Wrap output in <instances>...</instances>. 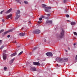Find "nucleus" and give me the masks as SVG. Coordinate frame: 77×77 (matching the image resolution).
Here are the masks:
<instances>
[{
  "label": "nucleus",
  "instance_id": "nucleus-40",
  "mask_svg": "<svg viewBox=\"0 0 77 77\" xmlns=\"http://www.w3.org/2000/svg\"><path fill=\"white\" fill-rule=\"evenodd\" d=\"M29 55H32V53L30 52L29 53Z\"/></svg>",
  "mask_w": 77,
  "mask_h": 77
},
{
  "label": "nucleus",
  "instance_id": "nucleus-22",
  "mask_svg": "<svg viewBox=\"0 0 77 77\" xmlns=\"http://www.w3.org/2000/svg\"><path fill=\"white\" fill-rule=\"evenodd\" d=\"M45 15H46L48 17H49L50 16V14H45Z\"/></svg>",
  "mask_w": 77,
  "mask_h": 77
},
{
  "label": "nucleus",
  "instance_id": "nucleus-6",
  "mask_svg": "<svg viewBox=\"0 0 77 77\" xmlns=\"http://www.w3.org/2000/svg\"><path fill=\"white\" fill-rule=\"evenodd\" d=\"M33 64L34 65H37L38 66L41 65V64L39 63V62H33Z\"/></svg>",
  "mask_w": 77,
  "mask_h": 77
},
{
  "label": "nucleus",
  "instance_id": "nucleus-47",
  "mask_svg": "<svg viewBox=\"0 0 77 77\" xmlns=\"http://www.w3.org/2000/svg\"><path fill=\"white\" fill-rule=\"evenodd\" d=\"M57 66H59V65H58V64H57Z\"/></svg>",
  "mask_w": 77,
  "mask_h": 77
},
{
  "label": "nucleus",
  "instance_id": "nucleus-13",
  "mask_svg": "<svg viewBox=\"0 0 77 77\" xmlns=\"http://www.w3.org/2000/svg\"><path fill=\"white\" fill-rule=\"evenodd\" d=\"M17 54V53L15 52L14 53L11 55V57H13V56H16Z\"/></svg>",
  "mask_w": 77,
  "mask_h": 77
},
{
  "label": "nucleus",
  "instance_id": "nucleus-17",
  "mask_svg": "<svg viewBox=\"0 0 77 77\" xmlns=\"http://www.w3.org/2000/svg\"><path fill=\"white\" fill-rule=\"evenodd\" d=\"M7 33H8V32H7V31L5 32L2 33V35H3V36H5V35L6 34H7Z\"/></svg>",
  "mask_w": 77,
  "mask_h": 77
},
{
  "label": "nucleus",
  "instance_id": "nucleus-8",
  "mask_svg": "<svg viewBox=\"0 0 77 77\" xmlns=\"http://www.w3.org/2000/svg\"><path fill=\"white\" fill-rule=\"evenodd\" d=\"M30 69L32 71H36V69L35 67H31Z\"/></svg>",
  "mask_w": 77,
  "mask_h": 77
},
{
  "label": "nucleus",
  "instance_id": "nucleus-23",
  "mask_svg": "<svg viewBox=\"0 0 77 77\" xmlns=\"http://www.w3.org/2000/svg\"><path fill=\"white\" fill-rule=\"evenodd\" d=\"M47 9H48L49 10V9H51V8L50 7H47Z\"/></svg>",
  "mask_w": 77,
  "mask_h": 77
},
{
  "label": "nucleus",
  "instance_id": "nucleus-14",
  "mask_svg": "<svg viewBox=\"0 0 77 77\" xmlns=\"http://www.w3.org/2000/svg\"><path fill=\"white\" fill-rule=\"evenodd\" d=\"M14 29H11L7 32V33H9V32H13V30H14Z\"/></svg>",
  "mask_w": 77,
  "mask_h": 77
},
{
  "label": "nucleus",
  "instance_id": "nucleus-41",
  "mask_svg": "<svg viewBox=\"0 0 77 77\" xmlns=\"http://www.w3.org/2000/svg\"><path fill=\"white\" fill-rule=\"evenodd\" d=\"M2 22H4L5 21V20L4 19H2Z\"/></svg>",
  "mask_w": 77,
  "mask_h": 77
},
{
  "label": "nucleus",
  "instance_id": "nucleus-15",
  "mask_svg": "<svg viewBox=\"0 0 77 77\" xmlns=\"http://www.w3.org/2000/svg\"><path fill=\"white\" fill-rule=\"evenodd\" d=\"M71 24L72 26H74V25H75V22H72L71 23Z\"/></svg>",
  "mask_w": 77,
  "mask_h": 77
},
{
  "label": "nucleus",
  "instance_id": "nucleus-27",
  "mask_svg": "<svg viewBox=\"0 0 77 77\" xmlns=\"http://www.w3.org/2000/svg\"><path fill=\"white\" fill-rule=\"evenodd\" d=\"M24 3H25V4H28V2H27L26 1H25L24 2Z\"/></svg>",
  "mask_w": 77,
  "mask_h": 77
},
{
  "label": "nucleus",
  "instance_id": "nucleus-5",
  "mask_svg": "<svg viewBox=\"0 0 77 77\" xmlns=\"http://www.w3.org/2000/svg\"><path fill=\"white\" fill-rule=\"evenodd\" d=\"M46 55L47 56H49V57H53V54L51 52H47L46 54Z\"/></svg>",
  "mask_w": 77,
  "mask_h": 77
},
{
  "label": "nucleus",
  "instance_id": "nucleus-34",
  "mask_svg": "<svg viewBox=\"0 0 77 77\" xmlns=\"http://www.w3.org/2000/svg\"><path fill=\"white\" fill-rule=\"evenodd\" d=\"M42 20V18H39V20H40V21H41Z\"/></svg>",
  "mask_w": 77,
  "mask_h": 77
},
{
  "label": "nucleus",
  "instance_id": "nucleus-7",
  "mask_svg": "<svg viewBox=\"0 0 77 77\" xmlns=\"http://www.w3.org/2000/svg\"><path fill=\"white\" fill-rule=\"evenodd\" d=\"M3 58L4 60H6V54L4 53H3Z\"/></svg>",
  "mask_w": 77,
  "mask_h": 77
},
{
  "label": "nucleus",
  "instance_id": "nucleus-36",
  "mask_svg": "<svg viewBox=\"0 0 77 77\" xmlns=\"http://www.w3.org/2000/svg\"><path fill=\"white\" fill-rule=\"evenodd\" d=\"M42 18H45V16H42Z\"/></svg>",
  "mask_w": 77,
  "mask_h": 77
},
{
  "label": "nucleus",
  "instance_id": "nucleus-9",
  "mask_svg": "<svg viewBox=\"0 0 77 77\" xmlns=\"http://www.w3.org/2000/svg\"><path fill=\"white\" fill-rule=\"evenodd\" d=\"M12 16V14H11L6 16L7 17L6 18L7 19H9V18H11Z\"/></svg>",
  "mask_w": 77,
  "mask_h": 77
},
{
  "label": "nucleus",
  "instance_id": "nucleus-31",
  "mask_svg": "<svg viewBox=\"0 0 77 77\" xmlns=\"http://www.w3.org/2000/svg\"><path fill=\"white\" fill-rule=\"evenodd\" d=\"M66 17L67 18H69V16L68 14H67L66 15Z\"/></svg>",
  "mask_w": 77,
  "mask_h": 77
},
{
  "label": "nucleus",
  "instance_id": "nucleus-1",
  "mask_svg": "<svg viewBox=\"0 0 77 77\" xmlns=\"http://www.w3.org/2000/svg\"><path fill=\"white\" fill-rule=\"evenodd\" d=\"M67 60L68 58H61L59 57H57L56 59V60L57 61V62H61V63L64 62H66V61H67Z\"/></svg>",
  "mask_w": 77,
  "mask_h": 77
},
{
  "label": "nucleus",
  "instance_id": "nucleus-19",
  "mask_svg": "<svg viewBox=\"0 0 77 77\" xmlns=\"http://www.w3.org/2000/svg\"><path fill=\"white\" fill-rule=\"evenodd\" d=\"M17 2V3H20V4H21V1H20V0H16Z\"/></svg>",
  "mask_w": 77,
  "mask_h": 77
},
{
  "label": "nucleus",
  "instance_id": "nucleus-4",
  "mask_svg": "<svg viewBox=\"0 0 77 77\" xmlns=\"http://www.w3.org/2000/svg\"><path fill=\"white\" fill-rule=\"evenodd\" d=\"M41 33V31L39 29H36L33 31V33H35L36 34H39Z\"/></svg>",
  "mask_w": 77,
  "mask_h": 77
},
{
  "label": "nucleus",
  "instance_id": "nucleus-46",
  "mask_svg": "<svg viewBox=\"0 0 77 77\" xmlns=\"http://www.w3.org/2000/svg\"><path fill=\"white\" fill-rule=\"evenodd\" d=\"M73 45H75V44L74 43V44H73Z\"/></svg>",
  "mask_w": 77,
  "mask_h": 77
},
{
  "label": "nucleus",
  "instance_id": "nucleus-12",
  "mask_svg": "<svg viewBox=\"0 0 77 77\" xmlns=\"http://www.w3.org/2000/svg\"><path fill=\"white\" fill-rule=\"evenodd\" d=\"M12 11V8H10L9 10H8L7 11L5 12V14H9V13L11 12Z\"/></svg>",
  "mask_w": 77,
  "mask_h": 77
},
{
  "label": "nucleus",
  "instance_id": "nucleus-51",
  "mask_svg": "<svg viewBox=\"0 0 77 77\" xmlns=\"http://www.w3.org/2000/svg\"><path fill=\"white\" fill-rule=\"evenodd\" d=\"M17 44H18V43H17V44H16V45H17Z\"/></svg>",
  "mask_w": 77,
  "mask_h": 77
},
{
  "label": "nucleus",
  "instance_id": "nucleus-45",
  "mask_svg": "<svg viewBox=\"0 0 77 77\" xmlns=\"http://www.w3.org/2000/svg\"><path fill=\"white\" fill-rule=\"evenodd\" d=\"M68 50H70V48H68Z\"/></svg>",
  "mask_w": 77,
  "mask_h": 77
},
{
  "label": "nucleus",
  "instance_id": "nucleus-38",
  "mask_svg": "<svg viewBox=\"0 0 77 77\" xmlns=\"http://www.w3.org/2000/svg\"><path fill=\"white\" fill-rule=\"evenodd\" d=\"M63 2L64 3H66V2H67V1L66 0H64Z\"/></svg>",
  "mask_w": 77,
  "mask_h": 77
},
{
  "label": "nucleus",
  "instance_id": "nucleus-49",
  "mask_svg": "<svg viewBox=\"0 0 77 77\" xmlns=\"http://www.w3.org/2000/svg\"><path fill=\"white\" fill-rule=\"evenodd\" d=\"M38 23H40V22H38Z\"/></svg>",
  "mask_w": 77,
  "mask_h": 77
},
{
  "label": "nucleus",
  "instance_id": "nucleus-43",
  "mask_svg": "<svg viewBox=\"0 0 77 77\" xmlns=\"http://www.w3.org/2000/svg\"><path fill=\"white\" fill-rule=\"evenodd\" d=\"M46 41H47V40H45V39L44 40L45 42H46Z\"/></svg>",
  "mask_w": 77,
  "mask_h": 77
},
{
  "label": "nucleus",
  "instance_id": "nucleus-2",
  "mask_svg": "<svg viewBox=\"0 0 77 77\" xmlns=\"http://www.w3.org/2000/svg\"><path fill=\"white\" fill-rule=\"evenodd\" d=\"M20 11L19 10H17V12L16 13V17H15L16 20H18L19 18H20V15H18L20 13Z\"/></svg>",
  "mask_w": 77,
  "mask_h": 77
},
{
  "label": "nucleus",
  "instance_id": "nucleus-35",
  "mask_svg": "<svg viewBox=\"0 0 77 77\" xmlns=\"http://www.w3.org/2000/svg\"><path fill=\"white\" fill-rule=\"evenodd\" d=\"M13 43H17V42L16 41H13Z\"/></svg>",
  "mask_w": 77,
  "mask_h": 77
},
{
  "label": "nucleus",
  "instance_id": "nucleus-30",
  "mask_svg": "<svg viewBox=\"0 0 77 77\" xmlns=\"http://www.w3.org/2000/svg\"><path fill=\"white\" fill-rule=\"evenodd\" d=\"M5 12V11H4V10L2 11L0 13L1 14H2V13L3 12Z\"/></svg>",
  "mask_w": 77,
  "mask_h": 77
},
{
  "label": "nucleus",
  "instance_id": "nucleus-25",
  "mask_svg": "<svg viewBox=\"0 0 77 77\" xmlns=\"http://www.w3.org/2000/svg\"><path fill=\"white\" fill-rule=\"evenodd\" d=\"M4 70H6V69H7V67H5L4 68Z\"/></svg>",
  "mask_w": 77,
  "mask_h": 77
},
{
  "label": "nucleus",
  "instance_id": "nucleus-29",
  "mask_svg": "<svg viewBox=\"0 0 77 77\" xmlns=\"http://www.w3.org/2000/svg\"><path fill=\"white\" fill-rule=\"evenodd\" d=\"M37 48V47H35L34 48H33V50H32V51H35L36 49Z\"/></svg>",
  "mask_w": 77,
  "mask_h": 77
},
{
  "label": "nucleus",
  "instance_id": "nucleus-33",
  "mask_svg": "<svg viewBox=\"0 0 77 77\" xmlns=\"http://www.w3.org/2000/svg\"><path fill=\"white\" fill-rule=\"evenodd\" d=\"M64 12L65 13H66V12H67V10L66 9H65L64 10Z\"/></svg>",
  "mask_w": 77,
  "mask_h": 77
},
{
  "label": "nucleus",
  "instance_id": "nucleus-3",
  "mask_svg": "<svg viewBox=\"0 0 77 77\" xmlns=\"http://www.w3.org/2000/svg\"><path fill=\"white\" fill-rule=\"evenodd\" d=\"M65 31L63 29H62V30L60 33V35H59V37L60 38H62L63 35H64V32Z\"/></svg>",
  "mask_w": 77,
  "mask_h": 77
},
{
  "label": "nucleus",
  "instance_id": "nucleus-18",
  "mask_svg": "<svg viewBox=\"0 0 77 77\" xmlns=\"http://www.w3.org/2000/svg\"><path fill=\"white\" fill-rule=\"evenodd\" d=\"M48 8H47V7H46L45 8V11H46V12H48Z\"/></svg>",
  "mask_w": 77,
  "mask_h": 77
},
{
  "label": "nucleus",
  "instance_id": "nucleus-16",
  "mask_svg": "<svg viewBox=\"0 0 77 77\" xmlns=\"http://www.w3.org/2000/svg\"><path fill=\"white\" fill-rule=\"evenodd\" d=\"M15 60V58H13V59L11 60L10 61V63H13L14 61Z\"/></svg>",
  "mask_w": 77,
  "mask_h": 77
},
{
  "label": "nucleus",
  "instance_id": "nucleus-50",
  "mask_svg": "<svg viewBox=\"0 0 77 77\" xmlns=\"http://www.w3.org/2000/svg\"><path fill=\"white\" fill-rule=\"evenodd\" d=\"M64 65H65V63H64Z\"/></svg>",
  "mask_w": 77,
  "mask_h": 77
},
{
  "label": "nucleus",
  "instance_id": "nucleus-26",
  "mask_svg": "<svg viewBox=\"0 0 77 77\" xmlns=\"http://www.w3.org/2000/svg\"><path fill=\"white\" fill-rule=\"evenodd\" d=\"M42 7H43V8H45V6H46V5L44 4H42Z\"/></svg>",
  "mask_w": 77,
  "mask_h": 77
},
{
  "label": "nucleus",
  "instance_id": "nucleus-11",
  "mask_svg": "<svg viewBox=\"0 0 77 77\" xmlns=\"http://www.w3.org/2000/svg\"><path fill=\"white\" fill-rule=\"evenodd\" d=\"M52 21H51V20H47L46 24H48V23H50V24H52Z\"/></svg>",
  "mask_w": 77,
  "mask_h": 77
},
{
  "label": "nucleus",
  "instance_id": "nucleus-39",
  "mask_svg": "<svg viewBox=\"0 0 77 77\" xmlns=\"http://www.w3.org/2000/svg\"><path fill=\"white\" fill-rule=\"evenodd\" d=\"M3 52H4V53H6V52H7V51H6V50H5L3 51Z\"/></svg>",
  "mask_w": 77,
  "mask_h": 77
},
{
  "label": "nucleus",
  "instance_id": "nucleus-28",
  "mask_svg": "<svg viewBox=\"0 0 77 77\" xmlns=\"http://www.w3.org/2000/svg\"><path fill=\"white\" fill-rule=\"evenodd\" d=\"M4 48V46H2L1 47V49H3Z\"/></svg>",
  "mask_w": 77,
  "mask_h": 77
},
{
  "label": "nucleus",
  "instance_id": "nucleus-52",
  "mask_svg": "<svg viewBox=\"0 0 77 77\" xmlns=\"http://www.w3.org/2000/svg\"><path fill=\"white\" fill-rule=\"evenodd\" d=\"M22 29H23V28H22Z\"/></svg>",
  "mask_w": 77,
  "mask_h": 77
},
{
  "label": "nucleus",
  "instance_id": "nucleus-32",
  "mask_svg": "<svg viewBox=\"0 0 77 77\" xmlns=\"http://www.w3.org/2000/svg\"><path fill=\"white\" fill-rule=\"evenodd\" d=\"M2 44V40H0V45Z\"/></svg>",
  "mask_w": 77,
  "mask_h": 77
},
{
  "label": "nucleus",
  "instance_id": "nucleus-20",
  "mask_svg": "<svg viewBox=\"0 0 77 77\" xmlns=\"http://www.w3.org/2000/svg\"><path fill=\"white\" fill-rule=\"evenodd\" d=\"M4 32V29H2L1 31H0V33H2V32Z\"/></svg>",
  "mask_w": 77,
  "mask_h": 77
},
{
  "label": "nucleus",
  "instance_id": "nucleus-21",
  "mask_svg": "<svg viewBox=\"0 0 77 77\" xmlns=\"http://www.w3.org/2000/svg\"><path fill=\"white\" fill-rule=\"evenodd\" d=\"M23 53V51H22L21 52H20L19 54H18V55L19 56H20V55H21V54H22V53Z\"/></svg>",
  "mask_w": 77,
  "mask_h": 77
},
{
  "label": "nucleus",
  "instance_id": "nucleus-37",
  "mask_svg": "<svg viewBox=\"0 0 77 77\" xmlns=\"http://www.w3.org/2000/svg\"><path fill=\"white\" fill-rule=\"evenodd\" d=\"M11 37V35H8L7 36L8 38H10Z\"/></svg>",
  "mask_w": 77,
  "mask_h": 77
},
{
  "label": "nucleus",
  "instance_id": "nucleus-24",
  "mask_svg": "<svg viewBox=\"0 0 77 77\" xmlns=\"http://www.w3.org/2000/svg\"><path fill=\"white\" fill-rule=\"evenodd\" d=\"M73 33L75 35H76V36H77V33L75 32H74Z\"/></svg>",
  "mask_w": 77,
  "mask_h": 77
},
{
  "label": "nucleus",
  "instance_id": "nucleus-48",
  "mask_svg": "<svg viewBox=\"0 0 77 77\" xmlns=\"http://www.w3.org/2000/svg\"><path fill=\"white\" fill-rule=\"evenodd\" d=\"M67 21H69H69H70L69 20H67Z\"/></svg>",
  "mask_w": 77,
  "mask_h": 77
},
{
  "label": "nucleus",
  "instance_id": "nucleus-44",
  "mask_svg": "<svg viewBox=\"0 0 77 77\" xmlns=\"http://www.w3.org/2000/svg\"><path fill=\"white\" fill-rule=\"evenodd\" d=\"M29 24H30L31 23V22H29Z\"/></svg>",
  "mask_w": 77,
  "mask_h": 77
},
{
  "label": "nucleus",
  "instance_id": "nucleus-10",
  "mask_svg": "<svg viewBox=\"0 0 77 77\" xmlns=\"http://www.w3.org/2000/svg\"><path fill=\"white\" fill-rule=\"evenodd\" d=\"M19 36H25V33H19Z\"/></svg>",
  "mask_w": 77,
  "mask_h": 77
},
{
  "label": "nucleus",
  "instance_id": "nucleus-42",
  "mask_svg": "<svg viewBox=\"0 0 77 77\" xmlns=\"http://www.w3.org/2000/svg\"><path fill=\"white\" fill-rule=\"evenodd\" d=\"M65 51H66V52H68V51L66 49L65 50Z\"/></svg>",
  "mask_w": 77,
  "mask_h": 77
}]
</instances>
